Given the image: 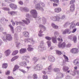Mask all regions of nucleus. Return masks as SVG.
<instances>
[{"label": "nucleus", "mask_w": 79, "mask_h": 79, "mask_svg": "<svg viewBox=\"0 0 79 79\" xmlns=\"http://www.w3.org/2000/svg\"><path fill=\"white\" fill-rule=\"evenodd\" d=\"M57 39L60 42L59 44H58V46L59 48H65V47H66V43L64 42H63L61 44V43L63 41L62 38H61L60 39V38H58Z\"/></svg>", "instance_id": "nucleus-1"}, {"label": "nucleus", "mask_w": 79, "mask_h": 79, "mask_svg": "<svg viewBox=\"0 0 79 79\" xmlns=\"http://www.w3.org/2000/svg\"><path fill=\"white\" fill-rule=\"evenodd\" d=\"M51 19L53 21H58L60 19V17L58 15L52 16L51 17Z\"/></svg>", "instance_id": "nucleus-2"}, {"label": "nucleus", "mask_w": 79, "mask_h": 79, "mask_svg": "<svg viewBox=\"0 0 79 79\" xmlns=\"http://www.w3.org/2000/svg\"><path fill=\"white\" fill-rule=\"evenodd\" d=\"M34 69L37 71H40L43 69V66L40 64H37L34 67Z\"/></svg>", "instance_id": "nucleus-3"}, {"label": "nucleus", "mask_w": 79, "mask_h": 79, "mask_svg": "<svg viewBox=\"0 0 79 79\" xmlns=\"http://www.w3.org/2000/svg\"><path fill=\"white\" fill-rule=\"evenodd\" d=\"M2 39L3 40H11L12 39V38L11 36V35L7 34L6 35V38L5 37H3Z\"/></svg>", "instance_id": "nucleus-4"}, {"label": "nucleus", "mask_w": 79, "mask_h": 79, "mask_svg": "<svg viewBox=\"0 0 79 79\" xmlns=\"http://www.w3.org/2000/svg\"><path fill=\"white\" fill-rule=\"evenodd\" d=\"M40 5H41L42 6H44V4L42 2H40L39 4H38L36 5V8L37 10H40Z\"/></svg>", "instance_id": "nucleus-5"}, {"label": "nucleus", "mask_w": 79, "mask_h": 79, "mask_svg": "<svg viewBox=\"0 0 79 79\" xmlns=\"http://www.w3.org/2000/svg\"><path fill=\"white\" fill-rule=\"evenodd\" d=\"M71 52L72 53H77L79 52V50L76 48H73L71 49Z\"/></svg>", "instance_id": "nucleus-6"}, {"label": "nucleus", "mask_w": 79, "mask_h": 79, "mask_svg": "<svg viewBox=\"0 0 79 79\" xmlns=\"http://www.w3.org/2000/svg\"><path fill=\"white\" fill-rule=\"evenodd\" d=\"M75 10V5L74 4L72 5L70 8V11L71 12H73Z\"/></svg>", "instance_id": "nucleus-7"}, {"label": "nucleus", "mask_w": 79, "mask_h": 79, "mask_svg": "<svg viewBox=\"0 0 79 79\" xmlns=\"http://www.w3.org/2000/svg\"><path fill=\"white\" fill-rule=\"evenodd\" d=\"M9 6L10 8L13 10H16L17 8V6L14 4H10Z\"/></svg>", "instance_id": "nucleus-8"}, {"label": "nucleus", "mask_w": 79, "mask_h": 79, "mask_svg": "<svg viewBox=\"0 0 79 79\" xmlns=\"http://www.w3.org/2000/svg\"><path fill=\"white\" fill-rule=\"evenodd\" d=\"M30 13H31V14H33V15H34L35 16L34 17L35 18H36L37 17V13L36 10H32L30 12Z\"/></svg>", "instance_id": "nucleus-9"}, {"label": "nucleus", "mask_w": 79, "mask_h": 79, "mask_svg": "<svg viewBox=\"0 0 79 79\" xmlns=\"http://www.w3.org/2000/svg\"><path fill=\"white\" fill-rule=\"evenodd\" d=\"M11 53V51L9 49L6 51L4 52V53L6 56H9V55H10V53Z\"/></svg>", "instance_id": "nucleus-10"}, {"label": "nucleus", "mask_w": 79, "mask_h": 79, "mask_svg": "<svg viewBox=\"0 0 79 79\" xmlns=\"http://www.w3.org/2000/svg\"><path fill=\"white\" fill-rule=\"evenodd\" d=\"M48 60L51 62H54L55 61V59L53 56H50L48 57Z\"/></svg>", "instance_id": "nucleus-11"}, {"label": "nucleus", "mask_w": 79, "mask_h": 79, "mask_svg": "<svg viewBox=\"0 0 79 79\" xmlns=\"http://www.w3.org/2000/svg\"><path fill=\"white\" fill-rule=\"evenodd\" d=\"M61 9L60 7H56L54 9V11L55 13H60L61 11Z\"/></svg>", "instance_id": "nucleus-12"}, {"label": "nucleus", "mask_w": 79, "mask_h": 79, "mask_svg": "<svg viewBox=\"0 0 79 79\" xmlns=\"http://www.w3.org/2000/svg\"><path fill=\"white\" fill-rule=\"evenodd\" d=\"M23 35L24 37H29V33L28 31H24L23 32Z\"/></svg>", "instance_id": "nucleus-13"}, {"label": "nucleus", "mask_w": 79, "mask_h": 79, "mask_svg": "<svg viewBox=\"0 0 79 79\" xmlns=\"http://www.w3.org/2000/svg\"><path fill=\"white\" fill-rule=\"evenodd\" d=\"M27 52V49L26 48H22L20 50L19 52L20 53H24Z\"/></svg>", "instance_id": "nucleus-14"}, {"label": "nucleus", "mask_w": 79, "mask_h": 79, "mask_svg": "<svg viewBox=\"0 0 79 79\" xmlns=\"http://www.w3.org/2000/svg\"><path fill=\"white\" fill-rule=\"evenodd\" d=\"M26 40L28 42H31L32 44H34V41L32 38L27 39Z\"/></svg>", "instance_id": "nucleus-15"}, {"label": "nucleus", "mask_w": 79, "mask_h": 79, "mask_svg": "<svg viewBox=\"0 0 79 79\" xmlns=\"http://www.w3.org/2000/svg\"><path fill=\"white\" fill-rule=\"evenodd\" d=\"M19 64L22 66H27V63L26 62H20Z\"/></svg>", "instance_id": "nucleus-16"}, {"label": "nucleus", "mask_w": 79, "mask_h": 79, "mask_svg": "<svg viewBox=\"0 0 79 79\" xmlns=\"http://www.w3.org/2000/svg\"><path fill=\"white\" fill-rule=\"evenodd\" d=\"M32 46L31 45H28V48H27V50L28 52H31L33 50V48L31 47Z\"/></svg>", "instance_id": "nucleus-17"}, {"label": "nucleus", "mask_w": 79, "mask_h": 79, "mask_svg": "<svg viewBox=\"0 0 79 79\" xmlns=\"http://www.w3.org/2000/svg\"><path fill=\"white\" fill-rule=\"evenodd\" d=\"M69 34L70 33V30L69 29H66L64 30L62 34L63 35L66 34Z\"/></svg>", "instance_id": "nucleus-18"}, {"label": "nucleus", "mask_w": 79, "mask_h": 79, "mask_svg": "<svg viewBox=\"0 0 79 79\" xmlns=\"http://www.w3.org/2000/svg\"><path fill=\"white\" fill-rule=\"evenodd\" d=\"M19 68V66H18L17 64L15 65L13 69V72L14 73L15 71H16V70H17Z\"/></svg>", "instance_id": "nucleus-19"}, {"label": "nucleus", "mask_w": 79, "mask_h": 79, "mask_svg": "<svg viewBox=\"0 0 79 79\" xmlns=\"http://www.w3.org/2000/svg\"><path fill=\"white\" fill-rule=\"evenodd\" d=\"M8 13L9 15H10L11 16H14V15H16V12L15 11H9L8 12Z\"/></svg>", "instance_id": "nucleus-20"}, {"label": "nucleus", "mask_w": 79, "mask_h": 79, "mask_svg": "<svg viewBox=\"0 0 79 79\" xmlns=\"http://www.w3.org/2000/svg\"><path fill=\"white\" fill-rule=\"evenodd\" d=\"M79 60L78 59H76L74 60L73 63L75 65H77L79 64Z\"/></svg>", "instance_id": "nucleus-21"}, {"label": "nucleus", "mask_w": 79, "mask_h": 79, "mask_svg": "<svg viewBox=\"0 0 79 79\" xmlns=\"http://www.w3.org/2000/svg\"><path fill=\"white\" fill-rule=\"evenodd\" d=\"M9 27H10V29L12 32V33H14V28H13V27L10 24L9 25Z\"/></svg>", "instance_id": "nucleus-22"}, {"label": "nucleus", "mask_w": 79, "mask_h": 79, "mask_svg": "<svg viewBox=\"0 0 79 79\" xmlns=\"http://www.w3.org/2000/svg\"><path fill=\"white\" fill-rule=\"evenodd\" d=\"M69 68L68 67L65 66L63 67V70L64 71H68L69 69Z\"/></svg>", "instance_id": "nucleus-23"}, {"label": "nucleus", "mask_w": 79, "mask_h": 79, "mask_svg": "<svg viewBox=\"0 0 79 79\" xmlns=\"http://www.w3.org/2000/svg\"><path fill=\"white\" fill-rule=\"evenodd\" d=\"M64 58L65 60V61H63V63H64V62H66V61H67V62H68V60L69 59H68V58L67 57V56H66L65 55H63Z\"/></svg>", "instance_id": "nucleus-24"}, {"label": "nucleus", "mask_w": 79, "mask_h": 79, "mask_svg": "<svg viewBox=\"0 0 79 79\" xmlns=\"http://www.w3.org/2000/svg\"><path fill=\"white\" fill-rule=\"evenodd\" d=\"M26 20H27V21H28V23L26 21L24 20H23V22H24V23H25V24H28V23H30V21L29 20H28V19H27V18H26Z\"/></svg>", "instance_id": "nucleus-25"}, {"label": "nucleus", "mask_w": 79, "mask_h": 79, "mask_svg": "<svg viewBox=\"0 0 79 79\" xmlns=\"http://www.w3.org/2000/svg\"><path fill=\"white\" fill-rule=\"evenodd\" d=\"M52 42L54 44H55V43H57L56 38H53L52 39Z\"/></svg>", "instance_id": "nucleus-26"}, {"label": "nucleus", "mask_w": 79, "mask_h": 79, "mask_svg": "<svg viewBox=\"0 0 79 79\" xmlns=\"http://www.w3.org/2000/svg\"><path fill=\"white\" fill-rule=\"evenodd\" d=\"M54 72H56V73H58V72L60 71V70L59 68H55L54 69Z\"/></svg>", "instance_id": "nucleus-27"}, {"label": "nucleus", "mask_w": 79, "mask_h": 79, "mask_svg": "<svg viewBox=\"0 0 79 79\" xmlns=\"http://www.w3.org/2000/svg\"><path fill=\"white\" fill-rule=\"evenodd\" d=\"M18 57H19L18 56H15L11 59V61H15V60H16V59H18Z\"/></svg>", "instance_id": "nucleus-28"}, {"label": "nucleus", "mask_w": 79, "mask_h": 79, "mask_svg": "<svg viewBox=\"0 0 79 79\" xmlns=\"http://www.w3.org/2000/svg\"><path fill=\"white\" fill-rule=\"evenodd\" d=\"M73 40L75 43L77 42V37L76 36H74L73 38Z\"/></svg>", "instance_id": "nucleus-29"}, {"label": "nucleus", "mask_w": 79, "mask_h": 79, "mask_svg": "<svg viewBox=\"0 0 79 79\" xmlns=\"http://www.w3.org/2000/svg\"><path fill=\"white\" fill-rule=\"evenodd\" d=\"M18 53V51L15 50L13 52L12 54V55L13 56L15 55H16V54H17V53Z\"/></svg>", "instance_id": "nucleus-30"}, {"label": "nucleus", "mask_w": 79, "mask_h": 79, "mask_svg": "<svg viewBox=\"0 0 79 79\" xmlns=\"http://www.w3.org/2000/svg\"><path fill=\"white\" fill-rule=\"evenodd\" d=\"M32 77L34 79H37V75L35 74H34L32 76Z\"/></svg>", "instance_id": "nucleus-31"}, {"label": "nucleus", "mask_w": 79, "mask_h": 79, "mask_svg": "<svg viewBox=\"0 0 79 79\" xmlns=\"http://www.w3.org/2000/svg\"><path fill=\"white\" fill-rule=\"evenodd\" d=\"M52 27H53L55 29H58V27L56 25H55L54 23L52 24Z\"/></svg>", "instance_id": "nucleus-32"}, {"label": "nucleus", "mask_w": 79, "mask_h": 79, "mask_svg": "<svg viewBox=\"0 0 79 79\" xmlns=\"http://www.w3.org/2000/svg\"><path fill=\"white\" fill-rule=\"evenodd\" d=\"M8 67V64H2V68H6Z\"/></svg>", "instance_id": "nucleus-33"}, {"label": "nucleus", "mask_w": 79, "mask_h": 79, "mask_svg": "<svg viewBox=\"0 0 79 79\" xmlns=\"http://www.w3.org/2000/svg\"><path fill=\"white\" fill-rule=\"evenodd\" d=\"M43 79H48V76L46 75H44L43 76Z\"/></svg>", "instance_id": "nucleus-34"}, {"label": "nucleus", "mask_w": 79, "mask_h": 79, "mask_svg": "<svg viewBox=\"0 0 79 79\" xmlns=\"http://www.w3.org/2000/svg\"><path fill=\"white\" fill-rule=\"evenodd\" d=\"M75 24L73 23H72V25L70 26V28H74Z\"/></svg>", "instance_id": "nucleus-35"}, {"label": "nucleus", "mask_w": 79, "mask_h": 79, "mask_svg": "<svg viewBox=\"0 0 79 79\" xmlns=\"http://www.w3.org/2000/svg\"><path fill=\"white\" fill-rule=\"evenodd\" d=\"M6 2H7V3H10V1L11 2H15V0H5Z\"/></svg>", "instance_id": "nucleus-36"}, {"label": "nucleus", "mask_w": 79, "mask_h": 79, "mask_svg": "<svg viewBox=\"0 0 79 79\" xmlns=\"http://www.w3.org/2000/svg\"><path fill=\"white\" fill-rule=\"evenodd\" d=\"M56 54L58 55H61L62 54L61 52L58 50L56 51Z\"/></svg>", "instance_id": "nucleus-37"}, {"label": "nucleus", "mask_w": 79, "mask_h": 79, "mask_svg": "<svg viewBox=\"0 0 79 79\" xmlns=\"http://www.w3.org/2000/svg\"><path fill=\"white\" fill-rule=\"evenodd\" d=\"M2 9L5 11H10V9L6 7H3Z\"/></svg>", "instance_id": "nucleus-38"}, {"label": "nucleus", "mask_w": 79, "mask_h": 79, "mask_svg": "<svg viewBox=\"0 0 79 79\" xmlns=\"http://www.w3.org/2000/svg\"><path fill=\"white\" fill-rule=\"evenodd\" d=\"M59 78L61 79V78H62V77H63V74L62 73H60L59 74Z\"/></svg>", "instance_id": "nucleus-39"}, {"label": "nucleus", "mask_w": 79, "mask_h": 79, "mask_svg": "<svg viewBox=\"0 0 79 79\" xmlns=\"http://www.w3.org/2000/svg\"><path fill=\"white\" fill-rule=\"evenodd\" d=\"M45 39H46V40H52V38L48 36H46L45 37Z\"/></svg>", "instance_id": "nucleus-40"}, {"label": "nucleus", "mask_w": 79, "mask_h": 79, "mask_svg": "<svg viewBox=\"0 0 79 79\" xmlns=\"http://www.w3.org/2000/svg\"><path fill=\"white\" fill-rule=\"evenodd\" d=\"M76 2V1L75 0H72L70 1V4H73Z\"/></svg>", "instance_id": "nucleus-41"}, {"label": "nucleus", "mask_w": 79, "mask_h": 79, "mask_svg": "<svg viewBox=\"0 0 79 79\" xmlns=\"http://www.w3.org/2000/svg\"><path fill=\"white\" fill-rule=\"evenodd\" d=\"M47 43L48 44V47H50V46H51V42H50L49 41H48Z\"/></svg>", "instance_id": "nucleus-42"}, {"label": "nucleus", "mask_w": 79, "mask_h": 79, "mask_svg": "<svg viewBox=\"0 0 79 79\" xmlns=\"http://www.w3.org/2000/svg\"><path fill=\"white\" fill-rule=\"evenodd\" d=\"M39 32L40 34H38L39 36H40V37H42V35L40 34H42V33H43V31H42L41 30Z\"/></svg>", "instance_id": "nucleus-43"}, {"label": "nucleus", "mask_w": 79, "mask_h": 79, "mask_svg": "<svg viewBox=\"0 0 79 79\" xmlns=\"http://www.w3.org/2000/svg\"><path fill=\"white\" fill-rule=\"evenodd\" d=\"M71 44L70 43H69L67 45H66V47H70L71 46Z\"/></svg>", "instance_id": "nucleus-44"}, {"label": "nucleus", "mask_w": 79, "mask_h": 79, "mask_svg": "<svg viewBox=\"0 0 79 79\" xmlns=\"http://www.w3.org/2000/svg\"><path fill=\"white\" fill-rule=\"evenodd\" d=\"M10 73V71H7L6 72H5L6 75H9Z\"/></svg>", "instance_id": "nucleus-45"}, {"label": "nucleus", "mask_w": 79, "mask_h": 79, "mask_svg": "<svg viewBox=\"0 0 79 79\" xmlns=\"http://www.w3.org/2000/svg\"><path fill=\"white\" fill-rule=\"evenodd\" d=\"M33 60L35 63L38 61V59H37L36 57H34L33 58Z\"/></svg>", "instance_id": "nucleus-46"}, {"label": "nucleus", "mask_w": 79, "mask_h": 79, "mask_svg": "<svg viewBox=\"0 0 79 79\" xmlns=\"http://www.w3.org/2000/svg\"><path fill=\"white\" fill-rule=\"evenodd\" d=\"M53 2L55 3H59V0H53Z\"/></svg>", "instance_id": "nucleus-47"}, {"label": "nucleus", "mask_w": 79, "mask_h": 79, "mask_svg": "<svg viewBox=\"0 0 79 79\" xmlns=\"http://www.w3.org/2000/svg\"><path fill=\"white\" fill-rule=\"evenodd\" d=\"M77 31V28H75L74 29H73L72 31V33H74L76 31Z\"/></svg>", "instance_id": "nucleus-48"}, {"label": "nucleus", "mask_w": 79, "mask_h": 79, "mask_svg": "<svg viewBox=\"0 0 79 79\" xmlns=\"http://www.w3.org/2000/svg\"><path fill=\"white\" fill-rule=\"evenodd\" d=\"M7 79H14V78H13V77H12L8 76L7 77Z\"/></svg>", "instance_id": "nucleus-49"}, {"label": "nucleus", "mask_w": 79, "mask_h": 79, "mask_svg": "<svg viewBox=\"0 0 79 79\" xmlns=\"http://www.w3.org/2000/svg\"><path fill=\"white\" fill-rule=\"evenodd\" d=\"M53 6H58V4L56 3H53Z\"/></svg>", "instance_id": "nucleus-50"}, {"label": "nucleus", "mask_w": 79, "mask_h": 79, "mask_svg": "<svg viewBox=\"0 0 79 79\" xmlns=\"http://www.w3.org/2000/svg\"><path fill=\"white\" fill-rule=\"evenodd\" d=\"M68 38H69V39H70V40H72L73 39V37L71 36H69Z\"/></svg>", "instance_id": "nucleus-51"}, {"label": "nucleus", "mask_w": 79, "mask_h": 79, "mask_svg": "<svg viewBox=\"0 0 79 79\" xmlns=\"http://www.w3.org/2000/svg\"><path fill=\"white\" fill-rule=\"evenodd\" d=\"M24 10L26 12H27L29 11V10H28V9L27 8H25Z\"/></svg>", "instance_id": "nucleus-52"}, {"label": "nucleus", "mask_w": 79, "mask_h": 79, "mask_svg": "<svg viewBox=\"0 0 79 79\" xmlns=\"http://www.w3.org/2000/svg\"><path fill=\"white\" fill-rule=\"evenodd\" d=\"M65 18V16H64V15H62V17L61 18L62 19H64Z\"/></svg>", "instance_id": "nucleus-53"}, {"label": "nucleus", "mask_w": 79, "mask_h": 79, "mask_svg": "<svg viewBox=\"0 0 79 79\" xmlns=\"http://www.w3.org/2000/svg\"><path fill=\"white\" fill-rule=\"evenodd\" d=\"M19 3L20 4V5H23V2L21 1H20L19 2Z\"/></svg>", "instance_id": "nucleus-54"}, {"label": "nucleus", "mask_w": 79, "mask_h": 79, "mask_svg": "<svg viewBox=\"0 0 79 79\" xmlns=\"http://www.w3.org/2000/svg\"><path fill=\"white\" fill-rule=\"evenodd\" d=\"M3 30V28H1L0 26V31H2Z\"/></svg>", "instance_id": "nucleus-55"}, {"label": "nucleus", "mask_w": 79, "mask_h": 79, "mask_svg": "<svg viewBox=\"0 0 79 79\" xmlns=\"http://www.w3.org/2000/svg\"><path fill=\"white\" fill-rule=\"evenodd\" d=\"M19 45H20V43H18L17 44V45H16L17 47H19Z\"/></svg>", "instance_id": "nucleus-56"}, {"label": "nucleus", "mask_w": 79, "mask_h": 79, "mask_svg": "<svg viewBox=\"0 0 79 79\" xmlns=\"http://www.w3.org/2000/svg\"><path fill=\"white\" fill-rule=\"evenodd\" d=\"M4 20V19L3 18H2L0 20V21H1V22H2V21H3Z\"/></svg>", "instance_id": "nucleus-57"}, {"label": "nucleus", "mask_w": 79, "mask_h": 79, "mask_svg": "<svg viewBox=\"0 0 79 79\" xmlns=\"http://www.w3.org/2000/svg\"><path fill=\"white\" fill-rule=\"evenodd\" d=\"M51 69H52L51 68V67H50V66H49L48 67V70H50Z\"/></svg>", "instance_id": "nucleus-58"}, {"label": "nucleus", "mask_w": 79, "mask_h": 79, "mask_svg": "<svg viewBox=\"0 0 79 79\" xmlns=\"http://www.w3.org/2000/svg\"><path fill=\"white\" fill-rule=\"evenodd\" d=\"M42 73H43L44 74H47V72L45 71H43Z\"/></svg>", "instance_id": "nucleus-59"}, {"label": "nucleus", "mask_w": 79, "mask_h": 79, "mask_svg": "<svg viewBox=\"0 0 79 79\" xmlns=\"http://www.w3.org/2000/svg\"><path fill=\"white\" fill-rule=\"evenodd\" d=\"M22 72L23 73H26V71H25V70H22Z\"/></svg>", "instance_id": "nucleus-60"}, {"label": "nucleus", "mask_w": 79, "mask_h": 79, "mask_svg": "<svg viewBox=\"0 0 79 79\" xmlns=\"http://www.w3.org/2000/svg\"><path fill=\"white\" fill-rule=\"evenodd\" d=\"M44 26L42 25H40L39 27H43Z\"/></svg>", "instance_id": "nucleus-61"}, {"label": "nucleus", "mask_w": 79, "mask_h": 79, "mask_svg": "<svg viewBox=\"0 0 79 79\" xmlns=\"http://www.w3.org/2000/svg\"><path fill=\"white\" fill-rule=\"evenodd\" d=\"M74 69L75 70H77V66H75L74 67Z\"/></svg>", "instance_id": "nucleus-62"}, {"label": "nucleus", "mask_w": 79, "mask_h": 79, "mask_svg": "<svg viewBox=\"0 0 79 79\" xmlns=\"http://www.w3.org/2000/svg\"><path fill=\"white\" fill-rule=\"evenodd\" d=\"M12 25L14 26H15V22L12 23Z\"/></svg>", "instance_id": "nucleus-63"}, {"label": "nucleus", "mask_w": 79, "mask_h": 79, "mask_svg": "<svg viewBox=\"0 0 79 79\" xmlns=\"http://www.w3.org/2000/svg\"><path fill=\"white\" fill-rule=\"evenodd\" d=\"M76 72L77 73V74H79V70H77L76 71Z\"/></svg>", "instance_id": "nucleus-64"}]
</instances>
